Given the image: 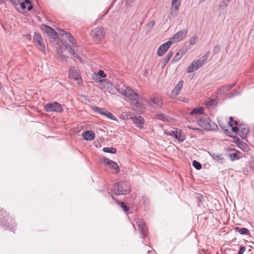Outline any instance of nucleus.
Instances as JSON below:
<instances>
[{
    "label": "nucleus",
    "instance_id": "4468645a",
    "mask_svg": "<svg viewBox=\"0 0 254 254\" xmlns=\"http://www.w3.org/2000/svg\"><path fill=\"white\" fill-rule=\"evenodd\" d=\"M130 119H132L133 123L138 127L140 128H143L144 120L142 117L141 116L130 117Z\"/></svg>",
    "mask_w": 254,
    "mask_h": 254
},
{
    "label": "nucleus",
    "instance_id": "aec40b11",
    "mask_svg": "<svg viewBox=\"0 0 254 254\" xmlns=\"http://www.w3.org/2000/svg\"><path fill=\"white\" fill-rule=\"evenodd\" d=\"M83 137L86 140H92L94 139L95 134L91 131H85L82 133Z\"/></svg>",
    "mask_w": 254,
    "mask_h": 254
},
{
    "label": "nucleus",
    "instance_id": "4d7b16f0",
    "mask_svg": "<svg viewBox=\"0 0 254 254\" xmlns=\"http://www.w3.org/2000/svg\"><path fill=\"white\" fill-rule=\"evenodd\" d=\"M10 1L12 2V3H15V1H16V0H10Z\"/></svg>",
    "mask_w": 254,
    "mask_h": 254
},
{
    "label": "nucleus",
    "instance_id": "c85d7f7f",
    "mask_svg": "<svg viewBox=\"0 0 254 254\" xmlns=\"http://www.w3.org/2000/svg\"><path fill=\"white\" fill-rule=\"evenodd\" d=\"M43 39L40 34L35 33L33 36V42L34 44L38 42L41 41Z\"/></svg>",
    "mask_w": 254,
    "mask_h": 254
},
{
    "label": "nucleus",
    "instance_id": "a211bd4d",
    "mask_svg": "<svg viewBox=\"0 0 254 254\" xmlns=\"http://www.w3.org/2000/svg\"><path fill=\"white\" fill-rule=\"evenodd\" d=\"M183 85V81L180 80L177 84L175 88L173 90L171 93L172 97H175L180 93Z\"/></svg>",
    "mask_w": 254,
    "mask_h": 254
},
{
    "label": "nucleus",
    "instance_id": "a18cd8bd",
    "mask_svg": "<svg viewBox=\"0 0 254 254\" xmlns=\"http://www.w3.org/2000/svg\"><path fill=\"white\" fill-rule=\"evenodd\" d=\"M234 119L232 117H230L229 118V121L228 122V125L230 127H232L233 126V122H234Z\"/></svg>",
    "mask_w": 254,
    "mask_h": 254
},
{
    "label": "nucleus",
    "instance_id": "72a5a7b5",
    "mask_svg": "<svg viewBox=\"0 0 254 254\" xmlns=\"http://www.w3.org/2000/svg\"><path fill=\"white\" fill-rule=\"evenodd\" d=\"M118 203L125 211L127 212L128 211V208L124 202L118 201Z\"/></svg>",
    "mask_w": 254,
    "mask_h": 254
},
{
    "label": "nucleus",
    "instance_id": "b1692460",
    "mask_svg": "<svg viewBox=\"0 0 254 254\" xmlns=\"http://www.w3.org/2000/svg\"><path fill=\"white\" fill-rule=\"evenodd\" d=\"M234 230L242 235H248L249 233V230L246 228L235 227Z\"/></svg>",
    "mask_w": 254,
    "mask_h": 254
},
{
    "label": "nucleus",
    "instance_id": "bb28decb",
    "mask_svg": "<svg viewBox=\"0 0 254 254\" xmlns=\"http://www.w3.org/2000/svg\"><path fill=\"white\" fill-rule=\"evenodd\" d=\"M69 53L72 55L74 58L77 59H80V56L78 54V51L76 49H70L69 50Z\"/></svg>",
    "mask_w": 254,
    "mask_h": 254
},
{
    "label": "nucleus",
    "instance_id": "2f4dec72",
    "mask_svg": "<svg viewBox=\"0 0 254 254\" xmlns=\"http://www.w3.org/2000/svg\"><path fill=\"white\" fill-rule=\"evenodd\" d=\"M192 165L197 170H200L201 168V165L195 160L193 161Z\"/></svg>",
    "mask_w": 254,
    "mask_h": 254
},
{
    "label": "nucleus",
    "instance_id": "5fc2aeb1",
    "mask_svg": "<svg viewBox=\"0 0 254 254\" xmlns=\"http://www.w3.org/2000/svg\"><path fill=\"white\" fill-rule=\"evenodd\" d=\"M189 101V99H187V98H185L184 100H183V101L185 102H188Z\"/></svg>",
    "mask_w": 254,
    "mask_h": 254
},
{
    "label": "nucleus",
    "instance_id": "f704fd0d",
    "mask_svg": "<svg viewBox=\"0 0 254 254\" xmlns=\"http://www.w3.org/2000/svg\"><path fill=\"white\" fill-rule=\"evenodd\" d=\"M154 24L155 21L154 20H152L150 22H149L147 25V28L148 31H150L154 27Z\"/></svg>",
    "mask_w": 254,
    "mask_h": 254
},
{
    "label": "nucleus",
    "instance_id": "1a4fd4ad",
    "mask_svg": "<svg viewBox=\"0 0 254 254\" xmlns=\"http://www.w3.org/2000/svg\"><path fill=\"white\" fill-rule=\"evenodd\" d=\"M102 161L105 166H107L110 169L114 170V173H118L120 172V168L116 162L110 160L109 159L107 158L103 159Z\"/></svg>",
    "mask_w": 254,
    "mask_h": 254
},
{
    "label": "nucleus",
    "instance_id": "412c9836",
    "mask_svg": "<svg viewBox=\"0 0 254 254\" xmlns=\"http://www.w3.org/2000/svg\"><path fill=\"white\" fill-rule=\"evenodd\" d=\"M37 49L43 54H46V47L44 40L35 43Z\"/></svg>",
    "mask_w": 254,
    "mask_h": 254
},
{
    "label": "nucleus",
    "instance_id": "423d86ee",
    "mask_svg": "<svg viewBox=\"0 0 254 254\" xmlns=\"http://www.w3.org/2000/svg\"><path fill=\"white\" fill-rule=\"evenodd\" d=\"M44 109L47 112L62 113L63 112L62 106L57 102L47 103L44 106Z\"/></svg>",
    "mask_w": 254,
    "mask_h": 254
},
{
    "label": "nucleus",
    "instance_id": "79ce46f5",
    "mask_svg": "<svg viewBox=\"0 0 254 254\" xmlns=\"http://www.w3.org/2000/svg\"><path fill=\"white\" fill-rule=\"evenodd\" d=\"M229 157H230V159L232 161H234L237 158V154L235 153H233L230 154L229 155Z\"/></svg>",
    "mask_w": 254,
    "mask_h": 254
},
{
    "label": "nucleus",
    "instance_id": "ea45409f",
    "mask_svg": "<svg viewBox=\"0 0 254 254\" xmlns=\"http://www.w3.org/2000/svg\"><path fill=\"white\" fill-rule=\"evenodd\" d=\"M98 76H101L102 77H106V74L105 73L104 71L103 70H100L98 71L97 74Z\"/></svg>",
    "mask_w": 254,
    "mask_h": 254
},
{
    "label": "nucleus",
    "instance_id": "c9c22d12",
    "mask_svg": "<svg viewBox=\"0 0 254 254\" xmlns=\"http://www.w3.org/2000/svg\"><path fill=\"white\" fill-rule=\"evenodd\" d=\"M173 52H172V51H170L168 53L167 55L165 58V60L166 63H167L170 61V60L171 59V58L173 56Z\"/></svg>",
    "mask_w": 254,
    "mask_h": 254
},
{
    "label": "nucleus",
    "instance_id": "2eb2a0df",
    "mask_svg": "<svg viewBox=\"0 0 254 254\" xmlns=\"http://www.w3.org/2000/svg\"><path fill=\"white\" fill-rule=\"evenodd\" d=\"M57 54L56 57L57 59L61 62H65L67 61L68 57L66 56L64 53V51L61 47H59L57 50Z\"/></svg>",
    "mask_w": 254,
    "mask_h": 254
},
{
    "label": "nucleus",
    "instance_id": "f8f14e48",
    "mask_svg": "<svg viewBox=\"0 0 254 254\" xmlns=\"http://www.w3.org/2000/svg\"><path fill=\"white\" fill-rule=\"evenodd\" d=\"M61 32L60 34L63 37L67 39L69 42L71 44L73 48H75L76 47V42L73 38V36L71 35L70 33L67 32L64 30H59Z\"/></svg>",
    "mask_w": 254,
    "mask_h": 254
},
{
    "label": "nucleus",
    "instance_id": "6e6552de",
    "mask_svg": "<svg viewBox=\"0 0 254 254\" xmlns=\"http://www.w3.org/2000/svg\"><path fill=\"white\" fill-rule=\"evenodd\" d=\"M198 124L204 129L210 130L214 123L207 117L201 118L197 121Z\"/></svg>",
    "mask_w": 254,
    "mask_h": 254
},
{
    "label": "nucleus",
    "instance_id": "864d4df0",
    "mask_svg": "<svg viewBox=\"0 0 254 254\" xmlns=\"http://www.w3.org/2000/svg\"><path fill=\"white\" fill-rule=\"evenodd\" d=\"M251 168L253 170H254V160L253 161V162L251 163Z\"/></svg>",
    "mask_w": 254,
    "mask_h": 254
},
{
    "label": "nucleus",
    "instance_id": "9b49d317",
    "mask_svg": "<svg viewBox=\"0 0 254 254\" xmlns=\"http://www.w3.org/2000/svg\"><path fill=\"white\" fill-rule=\"evenodd\" d=\"M173 42L172 41H168L166 43L161 45L158 49L157 55L159 57H162L164 55L166 52L170 48L172 45Z\"/></svg>",
    "mask_w": 254,
    "mask_h": 254
},
{
    "label": "nucleus",
    "instance_id": "4c0bfd02",
    "mask_svg": "<svg viewBox=\"0 0 254 254\" xmlns=\"http://www.w3.org/2000/svg\"><path fill=\"white\" fill-rule=\"evenodd\" d=\"M234 124L235 125V126L233 127H232V131L234 132H237L239 130V127H237V126L238 125V122L235 121H234Z\"/></svg>",
    "mask_w": 254,
    "mask_h": 254
},
{
    "label": "nucleus",
    "instance_id": "5701e85b",
    "mask_svg": "<svg viewBox=\"0 0 254 254\" xmlns=\"http://www.w3.org/2000/svg\"><path fill=\"white\" fill-rule=\"evenodd\" d=\"M239 135L242 137H245L249 133V128L247 127H242L239 126Z\"/></svg>",
    "mask_w": 254,
    "mask_h": 254
},
{
    "label": "nucleus",
    "instance_id": "dca6fc26",
    "mask_svg": "<svg viewBox=\"0 0 254 254\" xmlns=\"http://www.w3.org/2000/svg\"><path fill=\"white\" fill-rule=\"evenodd\" d=\"M181 4V0H173L172 2V6L171 8V12L173 14L177 13Z\"/></svg>",
    "mask_w": 254,
    "mask_h": 254
},
{
    "label": "nucleus",
    "instance_id": "39448f33",
    "mask_svg": "<svg viewBox=\"0 0 254 254\" xmlns=\"http://www.w3.org/2000/svg\"><path fill=\"white\" fill-rule=\"evenodd\" d=\"M164 133L169 136L174 137L179 142H183L185 140V136L182 133L181 129L172 128L171 130H165Z\"/></svg>",
    "mask_w": 254,
    "mask_h": 254
},
{
    "label": "nucleus",
    "instance_id": "603ef678",
    "mask_svg": "<svg viewBox=\"0 0 254 254\" xmlns=\"http://www.w3.org/2000/svg\"><path fill=\"white\" fill-rule=\"evenodd\" d=\"M181 56V54L180 53H177V54H176V56L174 59V61L176 62V60L179 57V56Z\"/></svg>",
    "mask_w": 254,
    "mask_h": 254
},
{
    "label": "nucleus",
    "instance_id": "a878e982",
    "mask_svg": "<svg viewBox=\"0 0 254 254\" xmlns=\"http://www.w3.org/2000/svg\"><path fill=\"white\" fill-rule=\"evenodd\" d=\"M155 118L163 121H168L169 118L164 114H159L156 115Z\"/></svg>",
    "mask_w": 254,
    "mask_h": 254
},
{
    "label": "nucleus",
    "instance_id": "7c9ffc66",
    "mask_svg": "<svg viewBox=\"0 0 254 254\" xmlns=\"http://www.w3.org/2000/svg\"><path fill=\"white\" fill-rule=\"evenodd\" d=\"M105 114L104 116H106L107 118L111 119L112 120L116 121L117 119L115 116L112 114L110 112L106 111Z\"/></svg>",
    "mask_w": 254,
    "mask_h": 254
},
{
    "label": "nucleus",
    "instance_id": "ddd939ff",
    "mask_svg": "<svg viewBox=\"0 0 254 254\" xmlns=\"http://www.w3.org/2000/svg\"><path fill=\"white\" fill-rule=\"evenodd\" d=\"M187 30L185 29L180 30L175 34L171 38V40L173 42H179L183 39L184 36L187 34Z\"/></svg>",
    "mask_w": 254,
    "mask_h": 254
},
{
    "label": "nucleus",
    "instance_id": "f03ea898",
    "mask_svg": "<svg viewBox=\"0 0 254 254\" xmlns=\"http://www.w3.org/2000/svg\"><path fill=\"white\" fill-rule=\"evenodd\" d=\"M113 191L116 195H124L129 193L131 189L128 182H121L113 185Z\"/></svg>",
    "mask_w": 254,
    "mask_h": 254
},
{
    "label": "nucleus",
    "instance_id": "e433bc0d",
    "mask_svg": "<svg viewBox=\"0 0 254 254\" xmlns=\"http://www.w3.org/2000/svg\"><path fill=\"white\" fill-rule=\"evenodd\" d=\"M92 79L95 80L96 82L98 83L99 84V81L102 80V79H100V78L98 77V75L96 73L92 74Z\"/></svg>",
    "mask_w": 254,
    "mask_h": 254
},
{
    "label": "nucleus",
    "instance_id": "cd10ccee",
    "mask_svg": "<svg viewBox=\"0 0 254 254\" xmlns=\"http://www.w3.org/2000/svg\"><path fill=\"white\" fill-rule=\"evenodd\" d=\"M203 114V109L202 108H194L192 111L190 113V115L193 114Z\"/></svg>",
    "mask_w": 254,
    "mask_h": 254
},
{
    "label": "nucleus",
    "instance_id": "7ed1b4c3",
    "mask_svg": "<svg viewBox=\"0 0 254 254\" xmlns=\"http://www.w3.org/2000/svg\"><path fill=\"white\" fill-rule=\"evenodd\" d=\"M105 34V31L103 27H99L93 29L90 35L94 41L97 44L100 43L104 39Z\"/></svg>",
    "mask_w": 254,
    "mask_h": 254
},
{
    "label": "nucleus",
    "instance_id": "8fccbe9b",
    "mask_svg": "<svg viewBox=\"0 0 254 254\" xmlns=\"http://www.w3.org/2000/svg\"><path fill=\"white\" fill-rule=\"evenodd\" d=\"M219 125L225 132H228V129L226 128V127L223 126V125L221 123H219Z\"/></svg>",
    "mask_w": 254,
    "mask_h": 254
},
{
    "label": "nucleus",
    "instance_id": "c03bdc74",
    "mask_svg": "<svg viewBox=\"0 0 254 254\" xmlns=\"http://www.w3.org/2000/svg\"><path fill=\"white\" fill-rule=\"evenodd\" d=\"M179 53L181 54V56H179V57H178L176 60V62H178V61H179L182 58V57L183 56V55L185 54V52L183 50H181Z\"/></svg>",
    "mask_w": 254,
    "mask_h": 254
},
{
    "label": "nucleus",
    "instance_id": "3c124183",
    "mask_svg": "<svg viewBox=\"0 0 254 254\" xmlns=\"http://www.w3.org/2000/svg\"><path fill=\"white\" fill-rule=\"evenodd\" d=\"M121 116L123 119H127L129 118V115H127L126 116L125 115H122Z\"/></svg>",
    "mask_w": 254,
    "mask_h": 254
},
{
    "label": "nucleus",
    "instance_id": "6ab92c4d",
    "mask_svg": "<svg viewBox=\"0 0 254 254\" xmlns=\"http://www.w3.org/2000/svg\"><path fill=\"white\" fill-rule=\"evenodd\" d=\"M137 226L139 229L140 232L141 234L142 237H145V234L147 232V228L145 223L142 221H137Z\"/></svg>",
    "mask_w": 254,
    "mask_h": 254
},
{
    "label": "nucleus",
    "instance_id": "09e8293b",
    "mask_svg": "<svg viewBox=\"0 0 254 254\" xmlns=\"http://www.w3.org/2000/svg\"><path fill=\"white\" fill-rule=\"evenodd\" d=\"M225 92H226L225 89H222V87H221V88L219 89V91H218V93H219V94H220V95H221V94H222L223 93H225Z\"/></svg>",
    "mask_w": 254,
    "mask_h": 254
},
{
    "label": "nucleus",
    "instance_id": "4be33fe9",
    "mask_svg": "<svg viewBox=\"0 0 254 254\" xmlns=\"http://www.w3.org/2000/svg\"><path fill=\"white\" fill-rule=\"evenodd\" d=\"M20 6L22 9L27 8L29 11L31 10L33 8V5L29 0H25L24 2L21 3Z\"/></svg>",
    "mask_w": 254,
    "mask_h": 254
},
{
    "label": "nucleus",
    "instance_id": "a19ab883",
    "mask_svg": "<svg viewBox=\"0 0 254 254\" xmlns=\"http://www.w3.org/2000/svg\"><path fill=\"white\" fill-rule=\"evenodd\" d=\"M45 28L47 32L48 33H55L54 30L48 26H45Z\"/></svg>",
    "mask_w": 254,
    "mask_h": 254
},
{
    "label": "nucleus",
    "instance_id": "393cba45",
    "mask_svg": "<svg viewBox=\"0 0 254 254\" xmlns=\"http://www.w3.org/2000/svg\"><path fill=\"white\" fill-rule=\"evenodd\" d=\"M209 154L214 160H216L219 163H221L223 160V158L222 157L221 155L216 154L215 153H211L210 152L209 153Z\"/></svg>",
    "mask_w": 254,
    "mask_h": 254
},
{
    "label": "nucleus",
    "instance_id": "20e7f679",
    "mask_svg": "<svg viewBox=\"0 0 254 254\" xmlns=\"http://www.w3.org/2000/svg\"><path fill=\"white\" fill-rule=\"evenodd\" d=\"M209 55V53H207L205 55L198 59L197 61H193L188 67L187 72L188 73H191L200 68L203 64L204 62L207 60Z\"/></svg>",
    "mask_w": 254,
    "mask_h": 254
},
{
    "label": "nucleus",
    "instance_id": "37998d69",
    "mask_svg": "<svg viewBox=\"0 0 254 254\" xmlns=\"http://www.w3.org/2000/svg\"><path fill=\"white\" fill-rule=\"evenodd\" d=\"M246 251V247L244 246L241 247L240 250H239L238 254H243Z\"/></svg>",
    "mask_w": 254,
    "mask_h": 254
},
{
    "label": "nucleus",
    "instance_id": "de8ad7c7",
    "mask_svg": "<svg viewBox=\"0 0 254 254\" xmlns=\"http://www.w3.org/2000/svg\"><path fill=\"white\" fill-rule=\"evenodd\" d=\"M196 37H192L190 39V43L191 45H193L195 42H196Z\"/></svg>",
    "mask_w": 254,
    "mask_h": 254
},
{
    "label": "nucleus",
    "instance_id": "49530a36",
    "mask_svg": "<svg viewBox=\"0 0 254 254\" xmlns=\"http://www.w3.org/2000/svg\"><path fill=\"white\" fill-rule=\"evenodd\" d=\"M230 1V0H224L222 2V6H227L228 4H229V2Z\"/></svg>",
    "mask_w": 254,
    "mask_h": 254
},
{
    "label": "nucleus",
    "instance_id": "9d476101",
    "mask_svg": "<svg viewBox=\"0 0 254 254\" xmlns=\"http://www.w3.org/2000/svg\"><path fill=\"white\" fill-rule=\"evenodd\" d=\"M149 104L154 108L161 107L163 105V101L160 96L154 94L150 97Z\"/></svg>",
    "mask_w": 254,
    "mask_h": 254
},
{
    "label": "nucleus",
    "instance_id": "c756f323",
    "mask_svg": "<svg viewBox=\"0 0 254 254\" xmlns=\"http://www.w3.org/2000/svg\"><path fill=\"white\" fill-rule=\"evenodd\" d=\"M103 151L105 152L111 153L114 154L116 152V149L115 148L112 147H104Z\"/></svg>",
    "mask_w": 254,
    "mask_h": 254
},
{
    "label": "nucleus",
    "instance_id": "0eeeda50",
    "mask_svg": "<svg viewBox=\"0 0 254 254\" xmlns=\"http://www.w3.org/2000/svg\"><path fill=\"white\" fill-rule=\"evenodd\" d=\"M69 77L73 80L77 81V84L80 85L82 83V79L80 76V72L74 67H70L68 71Z\"/></svg>",
    "mask_w": 254,
    "mask_h": 254
},
{
    "label": "nucleus",
    "instance_id": "58836bf2",
    "mask_svg": "<svg viewBox=\"0 0 254 254\" xmlns=\"http://www.w3.org/2000/svg\"><path fill=\"white\" fill-rule=\"evenodd\" d=\"M234 86V84H232L230 85H225L224 86H222V89H225L226 92H227L231 90Z\"/></svg>",
    "mask_w": 254,
    "mask_h": 254
},
{
    "label": "nucleus",
    "instance_id": "6e6d98bb",
    "mask_svg": "<svg viewBox=\"0 0 254 254\" xmlns=\"http://www.w3.org/2000/svg\"><path fill=\"white\" fill-rule=\"evenodd\" d=\"M6 0H0V3H3Z\"/></svg>",
    "mask_w": 254,
    "mask_h": 254
},
{
    "label": "nucleus",
    "instance_id": "473e14b6",
    "mask_svg": "<svg viewBox=\"0 0 254 254\" xmlns=\"http://www.w3.org/2000/svg\"><path fill=\"white\" fill-rule=\"evenodd\" d=\"M93 109L95 112H98L102 115H104V114H105V113L106 111H104L102 108H100L98 107H95Z\"/></svg>",
    "mask_w": 254,
    "mask_h": 254
},
{
    "label": "nucleus",
    "instance_id": "f257e3e1",
    "mask_svg": "<svg viewBox=\"0 0 254 254\" xmlns=\"http://www.w3.org/2000/svg\"><path fill=\"white\" fill-rule=\"evenodd\" d=\"M115 89L120 94L126 98H128L130 100V105L134 110H137L143 112L145 108L144 104L143 103V98L138 94L135 93L129 87L126 86L123 84H120L115 86Z\"/></svg>",
    "mask_w": 254,
    "mask_h": 254
},
{
    "label": "nucleus",
    "instance_id": "f3484780",
    "mask_svg": "<svg viewBox=\"0 0 254 254\" xmlns=\"http://www.w3.org/2000/svg\"><path fill=\"white\" fill-rule=\"evenodd\" d=\"M99 87L102 89H110L112 88V84L107 79H102L99 81Z\"/></svg>",
    "mask_w": 254,
    "mask_h": 254
}]
</instances>
